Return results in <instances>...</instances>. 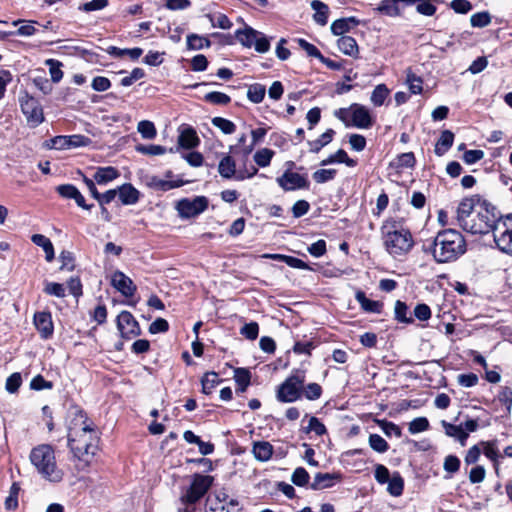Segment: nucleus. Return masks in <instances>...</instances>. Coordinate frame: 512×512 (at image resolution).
I'll return each instance as SVG.
<instances>
[{
  "label": "nucleus",
  "instance_id": "1",
  "mask_svg": "<svg viewBox=\"0 0 512 512\" xmlns=\"http://www.w3.org/2000/svg\"><path fill=\"white\" fill-rule=\"evenodd\" d=\"M466 249V240L459 231L444 229L436 234L425 251L432 255L435 262L444 264L456 261Z\"/></svg>",
  "mask_w": 512,
  "mask_h": 512
},
{
  "label": "nucleus",
  "instance_id": "2",
  "mask_svg": "<svg viewBox=\"0 0 512 512\" xmlns=\"http://www.w3.org/2000/svg\"><path fill=\"white\" fill-rule=\"evenodd\" d=\"M67 440L68 447L77 461V469H87L98 450L100 437L96 427L76 433V436H68Z\"/></svg>",
  "mask_w": 512,
  "mask_h": 512
},
{
  "label": "nucleus",
  "instance_id": "3",
  "mask_svg": "<svg viewBox=\"0 0 512 512\" xmlns=\"http://www.w3.org/2000/svg\"><path fill=\"white\" fill-rule=\"evenodd\" d=\"M30 461L38 473L50 482H60L64 472L57 467L55 452L51 445L41 444L34 447L30 453Z\"/></svg>",
  "mask_w": 512,
  "mask_h": 512
},
{
  "label": "nucleus",
  "instance_id": "4",
  "mask_svg": "<svg viewBox=\"0 0 512 512\" xmlns=\"http://www.w3.org/2000/svg\"><path fill=\"white\" fill-rule=\"evenodd\" d=\"M384 246L394 256L408 253L413 247V238L409 230L398 228L394 220L386 221L382 226Z\"/></svg>",
  "mask_w": 512,
  "mask_h": 512
},
{
  "label": "nucleus",
  "instance_id": "5",
  "mask_svg": "<svg viewBox=\"0 0 512 512\" xmlns=\"http://www.w3.org/2000/svg\"><path fill=\"white\" fill-rule=\"evenodd\" d=\"M502 218L497 215L494 206L485 202L483 205L478 206L476 213L472 215L469 223L466 224L463 230L471 234H486L489 232L494 234V230Z\"/></svg>",
  "mask_w": 512,
  "mask_h": 512
},
{
  "label": "nucleus",
  "instance_id": "6",
  "mask_svg": "<svg viewBox=\"0 0 512 512\" xmlns=\"http://www.w3.org/2000/svg\"><path fill=\"white\" fill-rule=\"evenodd\" d=\"M305 381L304 372H296L289 376L277 389L276 398L283 403H290L301 397Z\"/></svg>",
  "mask_w": 512,
  "mask_h": 512
},
{
  "label": "nucleus",
  "instance_id": "7",
  "mask_svg": "<svg viewBox=\"0 0 512 512\" xmlns=\"http://www.w3.org/2000/svg\"><path fill=\"white\" fill-rule=\"evenodd\" d=\"M213 483V477L209 475L195 474L187 491L181 496L183 504H194L199 501L209 490Z\"/></svg>",
  "mask_w": 512,
  "mask_h": 512
},
{
  "label": "nucleus",
  "instance_id": "8",
  "mask_svg": "<svg viewBox=\"0 0 512 512\" xmlns=\"http://www.w3.org/2000/svg\"><path fill=\"white\" fill-rule=\"evenodd\" d=\"M67 437L76 436V433L90 429L95 424L89 420L82 408L77 405L69 407L66 415Z\"/></svg>",
  "mask_w": 512,
  "mask_h": 512
},
{
  "label": "nucleus",
  "instance_id": "9",
  "mask_svg": "<svg viewBox=\"0 0 512 512\" xmlns=\"http://www.w3.org/2000/svg\"><path fill=\"white\" fill-rule=\"evenodd\" d=\"M494 242L499 250L512 255V214L503 217L494 230Z\"/></svg>",
  "mask_w": 512,
  "mask_h": 512
},
{
  "label": "nucleus",
  "instance_id": "10",
  "mask_svg": "<svg viewBox=\"0 0 512 512\" xmlns=\"http://www.w3.org/2000/svg\"><path fill=\"white\" fill-rule=\"evenodd\" d=\"M209 201L205 196L183 198L176 203V210L181 218L189 219L198 216L208 207Z\"/></svg>",
  "mask_w": 512,
  "mask_h": 512
},
{
  "label": "nucleus",
  "instance_id": "11",
  "mask_svg": "<svg viewBox=\"0 0 512 512\" xmlns=\"http://www.w3.org/2000/svg\"><path fill=\"white\" fill-rule=\"evenodd\" d=\"M19 103L30 126L36 127L44 121L43 109L37 99L24 93L20 96Z\"/></svg>",
  "mask_w": 512,
  "mask_h": 512
},
{
  "label": "nucleus",
  "instance_id": "12",
  "mask_svg": "<svg viewBox=\"0 0 512 512\" xmlns=\"http://www.w3.org/2000/svg\"><path fill=\"white\" fill-rule=\"evenodd\" d=\"M485 202L486 201L482 200L480 196L473 195L471 197L464 198L459 203L457 208V221L462 229L467 223H469L472 215L476 213L478 206L483 205Z\"/></svg>",
  "mask_w": 512,
  "mask_h": 512
},
{
  "label": "nucleus",
  "instance_id": "13",
  "mask_svg": "<svg viewBox=\"0 0 512 512\" xmlns=\"http://www.w3.org/2000/svg\"><path fill=\"white\" fill-rule=\"evenodd\" d=\"M276 182L284 191L309 188V181L307 177L293 172L290 169H286L280 177H277Z\"/></svg>",
  "mask_w": 512,
  "mask_h": 512
},
{
  "label": "nucleus",
  "instance_id": "14",
  "mask_svg": "<svg viewBox=\"0 0 512 512\" xmlns=\"http://www.w3.org/2000/svg\"><path fill=\"white\" fill-rule=\"evenodd\" d=\"M117 328L123 338L130 339L141 334L139 323L129 311H122L117 316Z\"/></svg>",
  "mask_w": 512,
  "mask_h": 512
},
{
  "label": "nucleus",
  "instance_id": "15",
  "mask_svg": "<svg viewBox=\"0 0 512 512\" xmlns=\"http://www.w3.org/2000/svg\"><path fill=\"white\" fill-rule=\"evenodd\" d=\"M373 125V119L370 111L364 105L353 103L351 105L350 126L359 129H368Z\"/></svg>",
  "mask_w": 512,
  "mask_h": 512
},
{
  "label": "nucleus",
  "instance_id": "16",
  "mask_svg": "<svg viewBox=\"0 0 512 512\" xmlns=\"http://www.w3.org/2000/svg\"><path fill=\"white\" fill-rule=\"evenodd\" d=\"M111 284L125 297H131L136 292V285L121 271H115L112 274Z\"/></svg>",
  "mask_w": 512,
  "mask_h": 512
},
{
  "label": "nucleus",
  "instance_id": "17",
  "mask_svg": "<svg viewBox=\"0 0 512 512\" xmlns=\"http://www.w3.org/2000/svg\"><path fill=\"white\" fill-rule=\"evenodd\" d=\"M34 324L43 339H48L53 335L54 326L49 312L35 313Z\"/></svg>",
  "mask_w": 512,
  "mask_h": 512
},
{
  "label": "nucleus",
  "instance_id": "18",
  "mask_svg": "<svg viewBox=\"0 0 512 512\" xmlns=\"http://www.w3.org/2000/svg\"><path fill=\"white\" fill-rule=\"evenodd\" d=\"M34 23H35L34 21H26V20H21V19L15 20L12 22V25L13 26L20 25L19 28L17 29V31L0 33V37L5 38V37H9V36H14V35L25 36V37L32 36L36 32Z\"/></svg>",
  "mask_w": 512,
  "mask_h": 512
},
{
  "label": "nucleus",
  "instance_id": "19",
  "mask_svg": "<svg viewBox=\"0 0 512 512\" xmlns=\"http://www.w3.org/2000/svg\"><path fill=\"white\" fill-rule=\"evenodd\" d=\"M200 143L196 131L191 127H185L180 131L178 136V144L185 149H192Z\"/></svg>",
  "mask_w": 512,
  "mask_h": 512
},
{
  "label": "nucleus",
  "instance_id": "20",
  "mask_svg": "<svg viewBox=\"0 0 512 512\" xmlns=\"http://www.w3.org/2000/svg\"><path fill=\"white\" fill-rule=\"evenodd\" d=\"M358 24L359 20L356 19L355 17L337 19L331 24V32L334 35L342 37L352 27L357 26Z\"/></svg>",
  "mask_w": 512,
  "mask_h": 512
},
{
  "label": "nucleus",
  "instance_id": "21",
  "mask_svg": "<svg viewBox=\"0 0 512 512\" xmlns=\"http://www.w3.org/2000/svg\"><path fill=\"white\" fill-rule=\"evenodd\" d=\"M252 453L258 461L266 462L272 457L273 446L267 441H258L253 444Z\"/></svg>",
  "mask_w": 512,
  "mask_h": 512
},
{
  "label": "nucleus",
  "instance_id": "22",
  "mask_svg": "<svg viewBox=\"0 0 512 512\" xmlns=\"http://www.w3.org/2000/svg\"><path fill=\"white\" fill-rule=\"evenodd\" d=\"M311 8L315 11L313 15L314 21L320 26H325L328 22L329 7L320 0H313Z\"/></svg>",
  "mask_w": 512,
  "mask_h": 512
},
{
  "label": "nucleus",
  "instance_id": "23",
  "mask_svg": "<svg viewBox=\"0 0 512 512\" xmlns=\"http://www.w3.org/2000/svg\"><path fill=\"white\" fill-rule=\"evenodd\" d=\"M339 50L348 56L357 57L359 53L356 40L351 36H342L337 40Z\"/></svg>",
  "mask_w": 512,
  "mask_h": 512
},
{
  "label": "nucleus",
  "instance_id": "24",
  "mask_svg": "<svg viewBox=\"0 0 512 512\" xmlns=\"http://www.w3.org/2000/svg\"><path fill=\"white\" fill-rule=\"evenodd\" d=\"M454 134L450 130L442 131L436 142L434 152L438 156L444 155L453 145Z\"/></svg>",
  "mask_w": 512,
  "mask_h": 512
},
{
  "label": "nucleus",
  "instance_id": "25",
  "mask_svg": "<svg viewBox=\"0 0 512 512\" xmlns=\"http://www.w3.org/2000/svg\"><path fill=\"white\" fill-rule=\"evenodd\" d=\"M339 479V475L331 473H317L311 484V489L322 490L334 485V481Z\"/></svg>",
  "mask_w": 512,
  "mask_h": 512
},
{
  "label": "nucleus",
  "instance_id": "26",
  "mask_svg": "<svg viewBox=\"0 0 512 512\" xmlns=\"http://www.w3.org/2000/svg\"><path fill=\"white\" fill-rule=\"evenodd\" d=\"M119 198L124 205L135 204L139 200V191L131 184H124L119 188Z\"/></svg>",
  "mask_w": 512,
  "mask_h": 512
},
{
  "label": "nucleus",
  "instance_id": "27",
  "mask_svg": "<svg viewBox=\"0 0 512 512\" xmlns=\"http://www.w3.org/2000/svg\"><path fill=\"white\" fill-rule=\"evenodd\" d=\"M106 53L115 57L121 58L125 55L129 56L132 60H137L143 53V50L139 47L121 49L116 46H109L105 49Z\"/></svg>",
  "mask_w": 512,
  "mask_h": 512
},
{
  "label": "nucleus",
  "instance_id": "28",
  "mask_svg": "<svg viewBox=\"0 0 512 512\" xmlns=\"http://www.w3.org/2000/svg\"><path fill=\"white\" fill-rule=\"evenodd\" d=\"M31 240L35 245L43 248L45 258L48 262H51L54 259V248L49 238L42 234H34L32 235Z\"/></svg>",
  "mask_w": 512,
  "mask_h": 512
},
{
  "label": "nucleus",
  "instance_id": "29",
  "mask_svg": "<svg viewBox=\"0 0 512 512\" xmlns=\"http://www.w3.org/2000/svg\"><path fill=\"white\" fill-rule=\"evenodd\" d=\"M260 35V32L257 30L246 27L243 30H237L236 31V38L237 40L245 47L250 48L254 45L255 40H257V37Z\"/></svg>",
  "mask_w": 512,
  "mask_h": 512
},
{
  "label": "nucleus",
  "instance_id": "30",
  "mask_svg": "<svg viewBox=\"0 0 512 512\" xmlns=\"http://www.w3.org/2000/svg\"><path fill=\"white\" fill-rule=\"evenodd\" d=\"M355 298L363 310L372 313H380L382 304L378 301L368 299L363 291H357Z\"/></svg>",
  "mask_w": 512,
  "mask_h": 512
},
{
  "label": "nucleus",
  "instance_id": "31",
  "mask_svg": "<svg viewBox=\"0 0 512 512\" xmlns=\"http://www.w3.org/2000/svg\"><path fill=\"white\" fill-rule=\"evenodd\" d=\"M405 5H416V11L424 16H433L437 10L431 0H405Z\"/></svg>",
  "mask_w": 512,
  "mask_h": 512
},
{
  "label": "nucleus",
  "instance_id": "32",
  "mask_svg": "<svg viewBox=\"0 0 512 512\" xmlns=\"http://www.w3.org/2000/svg\"><path fill=\"white\" fill-rule=\"evenodd\" d=\"M119 176V172L111 166L98 168L94 174V180L98 184H106Z\"/></svg>",
  "mask_w": 512,
  "mask_h": 512
},
{
  "label": "nucleus",
  "instance_id": "33",
  "mask_svg": "<svg viewBox=\"0 0 512 512\" xmlns=\"http://www.w3.org/2000/svg\"><path fill=\"white\" fill-rule=\"evenodd\" d=\"M218 171L223 178H232L236 172V163L234 159L229 155L223 157L219 162Z\"/></svg>",
  "mask_w": 512,
  "mask_h": 512
},
{
  "label": "nucleus",
  "instance_id": "34",
  "mask_svg": "<svg viewBox=\"0 0 512 512\" xmlns=\"http://www.w3.org/2000/svg\"><path fill=\"white\" fill-rule=\"evenodd\" d=\"M399 4L405 5V0H382L378 11L391 17L398 16L400 14Z\"/></svg>",
  "mask_w": 512,
  "mask_h": 512
},
{
  "label": "nucleus",
  "instance_id": "35",
  "mask_svg": "<svg viewBox=\"0 0 512 512\" xmlns=\"http://www.w3.org/2000/svg\"><path fill=\"white\" fill-rule=\"evenodd\" d=\"M387 483V491L391 496L399 497L402 495L404 490V480L399 472H394Z\"/></svg>",
  "mask_w": 512,
  "mask_h": 512
},
{
  "label": "nucleus",
  "instance_id": "36",
  "mask_svg": "<svg viewBox=\"0 0 512 512\" xmlns=\"http://www.w3.org/2000/svg\"><path fill=\"white\" fill-rule=\"evenodd\" d=\"M441 423L445 429V433L448 436L454 437V438L458 439L462 444H464V442L466 441V439L468 437V433L466 431H464L462 425H453V424L446 422L445 420H443Z\"/></svg>",
  "mask_w": 512,
  "mask_h": 512
},
{
  "label": "nucleus",
  "instance_id": "37",
  "mask_svg": "<svg viewBox=\"0 0 512 512\" xmlns=\"http://www.w3.org/2000/svg\"><path fill=\"white\" fill-rule=\"evenodd\" d=\"M211 46V41L205 37L198 34H189L187 36V48L189 50H202L204 48H209Z\"/></svg>",
  "mask_w": 512,
  "mask_h": 512
},
{
  "label": "nucleus",
  "instance_id": "38",
  "mask_svg": "<svg viewBox=\"0 0 512 512\" xmlns=\"http://www.w3.org/2000/svg\"><path fill=\"white\" fill-rule=\"evenodd\" d=\"M334 135V130L328 129L326 132H324L318 139L314 141H309V150L312 153H318L324 146L329 144Z\"/></svg>",
  "mask_w": 512,
  "mask_h": 512
},
{
  "label": "nucleus",
  "instance_id": "39",
  "mask_svg": "<svg viewBox=\"0 0 512 512\" xmlns=\"http://www.w3.org/2000/svg\"><path fill=\"white\" fill-rule=\"evenodd\" d=\"M390 90L385 84H378L371 93L370 101L376 106H382L389 96Z\"/></svg>",
  "mask_w": 512,
  "mask_h": 512
},
{
  "label": "nucleus",
  "instance_id": "40",
  "mask_svg": "<svg viewBox=\"0 0 512 512\" xmlns=\"http://www.w3.org/2000/svg\"><path fill=\"white\" fill-rule=\"evenodd\" d=\"M234 379L236 384L238 385L237 391L243 393L250 385L251 374L245 368H237L235 370Z\"/></svg>",
  "mask_w": 512,
  "mask_h": 512
},
{
  "label": "nucleus",
  "instance_id": "41",
  "mask_svg": "<svg viewBox=\"0 0 512 512\" xmlns=\"http://www.w3.org/2000/svg\"><path fill=\"white\" fill-rule=\"evenodd\" d=\"M265 93V86L259 83H255L248 87L247 97L252 103L258 104L263 101Z\"/></svg>",
  "mask_w": 512,
  "mask_h": 512
},
{
  "label": "nucleus",
  "instance_id": "42",
  "mask_svg": "<svg viewBox=\"0 0 512 512\" xmlns=\"http://www.w3.org/2000/svg\"><path fill=\"white\" fill-rule=\"evenodd\" d=\"M408 312H409V309H408V306L406 305V303L400 301V300H397L395 302V306H394V315H395V319L400 322V323H412L413 322V318L411 316H408Z\"/></svg>",
  "mask_w": 512,
  "mask_h": 512
},
{
  "label": "nucleus",
  "instance_id": "43",
  "mask_svg": "<svg viewBox=\"0 0 512 512\" xmlns=\"http://www.w3.org/2000/svg\"><path fill=\"white\" fill-rule=\"evenodd\" d=\"M137 130L144 139L152 140L157 135L154 123L148 120L140 121L137 125Z\"/></svg>",
  "mask_w": 512,
  "mask_h": 512
},
{
  "label": "nucleus",
  "instance_id": "44",
  "mask_svg": "<svg viewBox=\"0 0 512 512\" xmlns=\"http://www.w3.org/2000/svg\"><path fill=\"white\" fill-rule=\"evenodd\" d=\"M274 156V151L269 148H262L254 154V161L260 167H267L270 165Z\"/></svg>",
  "mask_w": 512,
  "mask_h": 512
},
{
  "label": "nucleus",
  "instance_id": "45",
  "mask_svg": "<svg viewBox=\"0 0 512 512\" xmlns=\"http://www.w3.org/2000/svg\"><path fill=\"white\" fill-rule=\"evenodd\" d=\"M219 375L215 372H207L202 378V391L205 394H210L213 388L219 384Z\"/></svg>",
  "mask_w": 512,
  "mask_h": 512
},
{
  "label": "nucleus",
  "instance_id": "46",
  "mask_svg": "<svg viewBox=\"0 0 512 512\" xmlns=\"http://www.w3.org/2000/svg\"><path fill=\"white\" fill-rule=\"evenodd\" d=\"M204 100L215 105H227L230 103L231 98L229 95L223 92L213 91L207 93L204 96Z\"/></svg>",
  "mask_w": 512,
  "mask_h": 512
},
{
  "label": "nucleus",
  "instance_id": "47",
  "mask_svg": "<svg viewBox=\"0 0 512 512\" xmlns=\"http://www.w3.org/2000/svg\"><path fill=\"white\" fill-rule=\"evenodd\" d=\"M211 122L224 134H233L236 130V125L232 121L223 117H214Z\"/></svg>",
  "mask_w": 512,
  "mask_h": 512
},
{
  "label": "nucleus",
  "instance_id": "48",
  "mask_svg": "<svg viewBox=\"0 0 512 512\" xmlns=\"http://www.w3.org/2000/svg\"><path fill=\"white\" fill-rule=\"evenodd\" d=\"M46 65L49 67L51 80L54 83H58L63 77L61 70L62 63L55 59H48L46 60Z\"/></svg>",
  "mask_w": 512,
  "mask_h": 512
},
{
  "label": "nucleus",
  "instance_id": "49",
  "mask_svg": "<svg viewBox=\"0 0 512 512\" xmlns=\"http://www.w3.org/2000/svg\"><path fill=\"white\" fill-rule=\"evenodd\" d=\"M369 445L374 451L378 453H384L389 448L387 441L378 434H371L369 436Z\"/></svg>",
  "mask_w": 512,
  "mask_h": 512
},
{
  "label": "nucleus",
  "instance_id": "50",
  "mask_svg": "<svg viewBox=\"0 0 512 512\" xmlns=\"http://www.w3.org/2000/svg\"><path fill=\"white\" fill-rule=\"evenodd\" d=\"M136 151L143 154V155H151V156H155V155H162L166 152V148L161 146V145H155V144H150V145H143V144H139L135 147Z\"/></svg>",
  "mask_w": 512,
  "mask_h": 512
},
{
  "label": "nucleus",
  "instance_id": "51",
  "mask_svg": "<svg viewBox=\"0 0 512 512\" xmlns=\"http://www.w3.org/2000/svg\"><path fill=\"white\" fill-rule=\"evenodd\" d=\"M149 185L153 188H156V189H159L162 191H168L173 188L179 187L181 185V183L169 181V180H163V179H160V178L154 176L151 178Z\"/></svg>",
  "mask_w": 512,
  "mask_h": 512
},
{
  "label": "nucleus",
  "instance_id": "52",
  "mask_svg": "<svg viewBox=\"0 0 512 512\" xmlns=\"http://www.w3.org/2000/svg\"><path fill=\"white\" fill-rule=\"evenodd\" d=\"M472 27L483 28L491 23V16L488 12H478L470 17Z\"/></svg>",
  "mask_w": 512,
  "mask_h": 512
},
{
  "label": "nucleus",
  "instance_id": "53",
  "mask_svg": "<svg viewBox=\"0 0 512 512\" xmlns=\"http://www.w3.org/2000/svg\"><path fill=\"white\" fill-rule=\"evenodd\" d=\"M428 428H429L428 419L425 417H418V418L413 419L409 423L408 430L411 434H417V433H421V432L428 430Z\"/></svg>",
  "mask_w": 512,
  "mask_h": 512
},
{
  "label": "nucleus",
  "instance_id": "54",
  "mask_svg": "<svg viewBox=\"0 0 512 512\" xmlns=\"http://www.w3.org/2000/svg\"><path fill=\"white\" fill-rule=\"evenodd\" d=\"M309 479H310V476H309L308 472L302 467L296 468L291 477V481L293 482V484L300 486V487L307 485L309 482Z\"/></svg>",
  "mask_w": 512,
  "mask_h": 512
},
{
  "label": "nucleus",
  "instance_id": "55",
  "mask_svg": "<svg viewBox=\"0 0 512 512\" xmlns=\"http://www.w3.org/2000/svg\"><path fill=\"white\" fill-rule=\"evenodd\" d=\"M406 81L412 94H420L422 92V79L413 74L410 70L407 73Z\"/></svg>",
  "mask_w": 512,
  "mask_h": 512
},
{
  "label": "nucleus",
  "instance_id": "56",
  "mask_svg": "<svg viewBox=\"0 0 512 512\" xmlns=\"http://www.w3.org/2000/svg\"><path fill=\"white\" fill-rule=\"evenodd\" d=\"M302 391L308 400H317L322 395V388L317 383H309L305 387L303 386Z\"/></svg>",
  "mask_w": 512,
  "mask_h": 512
},
{
  "label": "nucleus",
  "instance_id": "57",
  "mask_svg": "<svg viewBox=\"0 0 512 512\" xmlns=\"http://www.w3.org/2000/svg\"><path fill=\"white\" fill-rule=\"evenodd\" d=\"M336 176L335 169H319L313 173V179L317 183H325L333 180Z\"/></svg>",
  "mask_w": 512,
  "mask_h": 512
},
{
  "label": "nucleus",
  "instance_id": "58",
  "mask_svg": "<svg viewBox=\"0 0 512 512\" xmlns=\"http://www.w3.org/2000/svg\"><path fill=\"white\" fill-rule=\"evenodd\" d=\"M240 334L243 335L248 340H255L259 334V325L256 322H250L245 324L240 329Z\"/></svg>",
  "mask_w": 512,
  "mask_h": 512
},
{
  "label": "nucleus",
  "instance_id": "59",
  "mask_svg": "<svg viewBox=\"0 0 512 512\" xmlns=\"http://www.w3.org/2000/svg\"><path fill=\"white\" fill-rule=\"evenodd\" d=\"M306 432H314L316 435L322 436L326 434L327 430L325 425L317 417H311L309 419V424L306 428Z\"/></svg>",
  "mask_w": 512,
  "mask_h": 512
},
{
  "label": "nucleus",
  "instance_id": "60",
  "mask_svg": "<svg viewBox=\"0 0 512 512\" xmlns=\"http://www.w3.org/2000/svg\"><path fill=\"white\" fill-rule=\"evenodd\" d=\"M22 383V377L20 373H13L11 374L5 384V388L9 393H15Z\"/></svg>",
  "mask_w": 512,
  "mask_h": 512
},
{
  "label": "nucleus",
  "instance_id": "61",
  "mask_svg": "<svg viewBox=\"0 0 512 512\" xmlns=\"http://www.w3.org/2000/svg\"><path fill=\"white\" fill-rule=\"evenodd\" d=\"M44 292L48 295L63 298L65 296V288L62 284L55 282H48L45 285Z\"/></svg>",
  "mask_w": 512,
  "mask_h": 512
},
{
  "label": "nucleus",
  "instance_id": "62",
  "mask_svg": "<svg viewBox=\"0 0 512 512\" xmlns=\"http://www.w3.org/2000/svg\"><path fill=\"white\" fill-rule=\"evenodd\" d=\"M483 452L487 458L496 462L499 457H502L499 454L498 448L495 442H482Z\"/></svg>",
  "mask_w": 512,
  "mask_h": 512
},
{
  "label": "nucleus",
  "instance_id": "63",
  "mask_svg": "<svg viewBox=\"0 0 512 512\" xmlns=\"http://www.w3.org/2000/svg\"><path fill=\"white\" fill-rule=\"evenodd\" d=\"M374 476L376 481L380 484H385L391 479L388 468L382 464L376 465Z\"/></svg>",
  "mask_w": 512,
  "mask_h": 512
},
{
  "label": "nucleus",
  "instance_id": "64",
  "mask_svg": "<svg viewBox=\"0 0 512 512\" xmlns=\"http://www.w3.org/2000/svg\"><path fill=\"white\" fill-rule=\"evenodd\" d=\"M450 7L459 14H466L472 10V4L468 0H452Z\"/></svg>",
  "mask_w": 512,
  "mask_h": 512
}]
</instances>
